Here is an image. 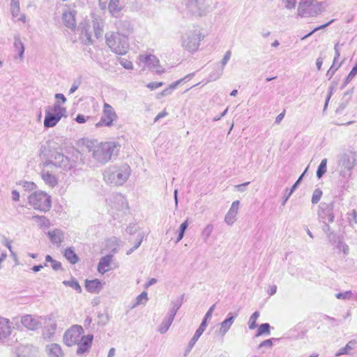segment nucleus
I'll list each match as a JSON object with an SVG mask.
<instances>
[{
	"mask_svg": "<svg viewBox=\"0 0 357 357\" xmlns=\"http://www.w3.org/2000/svg\"><path fill=\"white\" fill-rule=\"evenodd\" d=\"M238 205H239V201H235L232 203V205H231V207L229 210V212H231V213H234V211H235V209L237 207V209L238 208Z\"/></svg>",
	"mask_w": 357,
	"mask_h": 357,
	"instance_id": "49530a36",
	"label": "nucleus"
},
{
	"mask_svg": "<svg viewBox=\"0 0 357 357\" xmlns=\"http://www.w3.org/2000/svg\"><path fill=\"white\" fill-rule=\"evenodd\" d=\"M163 85V83L160 82H151L147 84V87L149 88L151 90H154L158 87H160Z\"/></svg>",
	"mask_w": 357,
	"mask_h": 357,
	"instance_id": "58836bf2",
	"label": "nucleus"
},
{
	"mask_svg": "<svg viewBox=\"0 0 357 357\" xmlns=\"http://www.w3.org/2000/svg\"><path fill=\"white\" fill-rule=\"evenodd\" d=\"M52 330L54 331L56 329V324L54 323L52 325Z\"/></svg>",
	"mask_w": 357,
	"mask_h": 357,
	"instance_id": "680f3d73",
	"label": "nucleus"
},
{
	"mask_svg": "<svg viewBox=\"0 0 357 357\" xmlns=\"http://www.w3.org/2000/svg\"><path fill=\"white\" fill-rule=\"evenodd\" d=\"M206 327V320H203L198 329L196 331L192 340L196 342L199 337L202 335L203 332L205 331Z\"/></svg>",
	"mask_w": 357,
	"mask_h": 357,
	"instance_id": "393cba45",
	"label": "nucleus"
},
{
	"mask_svg": "<svg viewBox=\"0 0 357 357\" xmlns=\"http://www.w3.org/2000/svg\"><path fill=\"white\" fill-rule=\"evenodd\" d=\"M237 214V208L235 209V211H234V213H231V212H229L226 217H225V221L229 224V225H231L234 223V222L235 221V218H236V215Z\"/></svg>",
	"mask_w": 357,
	"mask_h": 357,
	"instance_id": "473e14b6",
	"label": "nucleus"
},
{
	"mask_svg": "<svg viewBox=\"0 0 357 357\" xmlns=\"http://www.w3.org/2000/svg\"><path fill=\"white\" fill-rule=\"evenodd\" d=\"M12 332V327L8 319L0 318V340L10 335Z\"/></svg>",
	"mask_w": 357,
	"mask_h": 357,
	"instance_id": "4468645a",
	"label": "nucleus"
},
{
	"mask_svg": "<svg viewBox=\"0 0 357 357\" xmlns=\"http://www.w3.org/2000/svg\"><path fill=\"white\" fill-rule=\"evenodd\" d=\"M302 176H303V175H301V176L298 178V179L297 180V181L296 182V183L293 185L292 189H294L295 188H296V187H297V184H298V183L300 182V181L301 180Z\"/></svg>",
	"mask_w": 357,
	"mask_h": 357,
	"instance_id": "13d9d810",
	"label": "nucleus"
},
{
	"mask_svg": "<svg viewBox=\"0 0 357 357\" xmlns=\"http://www.w3.org/2000/svg\"><path fill=\"white\" fill-rule=\"evenodd\" d=\"M188 220H185L181 225L180 230H179V232L178 234V236H177L176 240V243L180 241L183 238L184 232H185L186 228L188 227Z\"/></svg>",
	"mask_w": 357,
	"mask_h": 357,
	"instance_id": "c756f323",
	"label": "nucleus"
},
{
	"mask_svg": "<svg viewBox=\"0 0 357 357\" xmlns=\"http://www.w3.org/2000/svg\"><path fill=\"white\" fill-rule=\"evenodd\" d=\"M129 172L130 167L128 166H123L112 172L108 176V180H111V182L115 185H122L128 179Z\"/></svg>",
	"mask_w": 357,
	"mask_h": 357,
	"instance_id": "6e6552de",
	"label": "nucleus"
},
{
	"mask_svg": "<svg viewBox=\"0 0 357 357\" xmlns=\"http://www.w3.org/2000/svg\"><path fill=\"white\" fill-rule=\"evenodd\" d=\"M334 21V20H331V21H329L328 22L324 24H322L321 26H319L316 28H314L311 32H310L309 33H307V35L303 36L301 38V40H305V38H308L309 36H310L312 33H314V32L320 30V29H325L326 27H327L329 24H331Z\"/></svg>",
	"mask_w": 357,
	"mask_h": 357,
	"instance_id": "7c9ffc66",
	"label": "nucleus"
},
{
	"mask_svg": "<svg viewBox=\"0 0 357 357\" xmlns=\"http://www.w3.org/2000/svg\"><path fill=\"white\" fill-rule=\"evenodd\" d=\"M259 316V313L258 312H254L251 317H250L248 321V326L250 329H255L257 326V321Z\"/></svg>",
	"mask_w": 357,
	"mask_h": 357,
	"instance_id": "cd10ccee",
	"label": "nucleus"
},
{
	"mask_svg": "<svg viewBox=\"0 0 357 357\" xmlns=\"http://www.w3.org/2000/svg\"><path fill=\"white\" fill-rule=\"evenodd\" d=\"M29 204L34 210L47 212L52 207L51 196L43 191L35 192L29 195Z\"/></svg>",
	"mask_w": 357,
	"mask_h": 357,
	"instance_id": "20e7f679",
	"label": "nucleus"
},
{
	"mask_svg": "<svg viewBox=\"0 0 357 357\" xmlns=\"http://www.w3.org/2000/svg\"><path fill=\"white\" fill-rule=\"evenodd\" d=\"M12 198L14 201H18L20 199V193L17 190L12 192Z\"/></svg>",
	"mask_w": 357,
	"mask_h": 357,
	"instance_id": "de8ad7c7",
	"label": "nucleus"
},
{
	"mask_svg": "<svg viewBox=\"0 0 357 357\" xmlns=\"http://www.w3.org/2000/svg\"><path fill=\"white\" fill-rule=\"evenodd\" d=\"M77 89V86L73 85L71 89H70V93H73Z\"/></svg>",
	"mask_w": 357,
	"mask_h": 357,
	"instance_id": "6e6d98bb",
	"label": "nucleus"
},
{
	"mask_svg": "<svg viewBox=\"0 0 357 357\" xmlns=\"http://www.w3.org/2000/svg\"><path fill=\"white\" fill-rule=\"evenodd\" d=\"M172 320L171 318H167V319H165L163 321L161 326L159 328V331L161 333H165L168 330L170 325L172 324Z\"/></svg>",
	"mask_w": 357,
	"mask_h": 357,
	"instance_id": "2f4dec72",
	"label": "nucleus"
},
{
	"mask_svg": "<svg viewBox=\"0 0 357 357\" xmlns=\"http://www.w3.org/2000/svg\"><path fill=\"white\" fill-rule=\"evenodd\" d=\"M167 115V113L166 111H162V112L159 113L156 117L155 118V121H157L160 119L165 117Z\"/></svg>",
	"mask_w": 357,
	"mask_h": 357,
	"instance_id": "3c124183",
	"label": "nucleus"
},
{
	"mask_svg": "<svg viewBox=\"0 0 357 357\" xmlns=\"http://www.w3.org/2000/svg\"><path fill=\"white\" fill-rule=\"evenodd\" d=\"M63 284L67 287H72L73 289L76 290L77 293H82V291L80 284H79L77 280L74 278L71 279L70 280L63 281Z\"/></svg>",
	"mask_w": 357,
	"mask_h": 357,
	"instance_id": "4be33fe9",
	"label": "nucleus"
},
{
	"mask_svg": "<svg viewBox=\"0 0 357 357\" xmlns=\"http://www.w3.org/2000/svg\"><path fill=\"white\" fill-rule=\"evenodd\" d=\"M63 255L66 259L72 264H77L79 259L73 248H67L63 251Z\"/></svg>",
	"mask_w": 357,
	"mask_h": 357,
	"instance_id": "a211bd4d",
	"label": "nucleus"
},
{
	"mask_svg": "<svg viewBox=\"0 0 357 357\" xmlns=\"http://www.w3.org/2000/svg\"><path fill=\"white\" fill-rule=\"evenodd\" d=\"M327 159H323L317 171V176L320 178L326 172Z\"/></svg>",
	"mask_w": 357,
	"mask_h": 357,
	"instance_id": "a878e982",
	"label": "nucleus"
},
{
	"mask_svg": "<svg viewBox=\"0 0 357 357\" xmlns=\"http://www.w3.org/2000/svg\"><path fill=\"white\" fill-rule=\"evenodd\" d=\"M351 292L350 291H347L343 293H339L336 295V297L338 299H349L351 297Z\"/></svg>",
	"mask_w": 357,
	"mask_h": 357,
	"instance_id": "c9c22d12",
	"label": "nucleus"
},
{
	"mask_svg": "<svg viewBox=\"0 0 357 357\" xmlns=\"http://www.w3.org/2000/svg\"><path fill=\"white\" fill-rule=\"evenodd\" d=\"M83 152H92L93 157L100 163H105L112 158L118 144L114 142H104L99 144L88 138H82L77 143Z\"/></svg>",
	"mask_w": 357,
	"mask_h": 357,
	"instance_id": "f03ea898",
	"label": "nucleus"
},
{
	"mask_svg": "<svg viewBox=\"0 0 357 357\" xmlns=\"http://www.w3.org/2000/svg\"><path fill=\"white\" fill-rule=\"evenodd\" d=\"M104 282L99 279L85 280L84 287L86 290L91 293L98 294L103 288Z\"/></svg>",
	"mask_w": 357,
	"mask_h": 357,
	"instance_id": "9d476101",
	"label": "nucleus"
},
{
	"mask_svg": "<svg viewBox=\"0 0 357 357\" xmlns=\"http://www.w3.org/2000/svg\"><path fill=\"white\" fill-rule=\"evenodd\" d=\"M118 116L114 109L108 103H104L102 114L100 120L96 124V128L102 126L110 127L113 126L114 122L117 119Z\"/></svg>",
	"mask_w": 357,
	"mask_h": 357,
	"instance_id": "0eeeda50",
	"label": "nucleus"
},
{
	"mask_svg": "<svg viewBox=\"0 0 357 357\" xmlns=\"http://www.w3.org/2000/svg\"><path fill=\"white\" fill-rule=\"evenodd\" d=\"M284 115H285V110H284L281 114L278 115V116L275 119V123H280L282 121V120L283 119Z\"/></svg>",
	"mask_w": 357,
	"mask_h": 357,
	"instance_id": "c03bdc74",
	"label": "nucleus"
},
{
	"mask_svg": "<svg viewBox=\"0 0 357 357\" xmlns=\"http://www.w3.org/2000/svg\"><path fill=\"white\" fill-rule=\"evenodd\" d=\"M302 176H303V175H301V176L298 178V179L297 180V181L296 182V183L293 185L292 189H294L295 188H296V187H297V184H298V183L300 182V181L301 180Z\"/></svg>",
	"mask_w": 357,
	"mask_h": 357,
	"instance_id": "4d7b16f0",
	"label": "nucleus"
},
{
	"mask_svg": "<svg viewBox=\"0 0 357 357\" xmlns=\"http://www.w3.org/2000/svg\"><path fill=\"white\" fill-rule=\"evenodd\" d=\"M113 256L112 255H108L105 257H102L98 264L97 271L98 272L103 275L105 273L112 270V264Z\"/></svg>",
	"mask_w": 357,
	"mask_h": 357,
	"instance_id": "ddd939ff",
	"label": "nucleus"
},
{
	"mask_svg": "<svg viewBox=\"0 0 357 357\" xmlns=\"http://www.w3.org/2000/svg\"><path fill=\"white\" fill-rule=\"evenodd\" d=\"M93 341V335H84L82 326L73 325L63 334V342L67 347H71L77 345V354L82 355L89 351Z\"/></svg>",
	"mask_w": 357,
	"mask_h": 357,
	"instance_id": "f257e3e1",
	"label": "nucleus"
},
{
	"mask_svg": "<svg viewBox=\"0 0 357 357\" xmlns=\"http://www.w3.org/2000/svg\"><path fill=\"white\" fill-rule=\"evenodd\" d=\"M98 1H99V3L102 8H105L106 4L109 1V0H98Z\"/></svg>",
	"mask_w": 357,
	"mask_h": 357,
	"instance_id": "864d4df0",
	"label": "nucleus"
},
{
	"mask_svg": "<svg viewBox=\"0 0 357 357\" xmlns=\"http://www.w3.org/2000/svg\"><path fill=\"white\" fill-rule=\"evenodd\" d=\"M237 94V90H233L231 93V96H235Z\"/></svg>",
	"mask_w": 357,
	"mask_h": 357,
	"instance_id": "052dcab7",
	"label": "nucleus"
},
{
	"mask_svg": "<svg viewBox=\"0 0 357 357\" xmlns=\"http://www.w3.org/2000/svg\"><path fill=\"white\" fill-rule=\"evenodd\" d=\"M121 64L126 69L131 70L133 68L132 63L130 61L122 59L120 61Z\"/></svg>",
	"mask_w": 357,
	"mask_h": 357,
	"instance_id": "e433bc0d",
	"label": "nucleus"
},
{
	"mask_svg": "<svg viewBox=\"0 0 357 357\" xmlns=\"http://www.w3.org/2000/svg\"><path fill=\"white\" fill-rule=\"evenodd\" d=\"M155 282H156V280H155V279H154V278H152V279H151V280H149V283H148L147 286H150V285H151V284H154V283H155Z\"/></svg>",
	"mask_w": 357,
	"mask_h": 357,
	"instance_id": "bf43d9fd",
	"label": "nucleus"
},
{
	"mask_svg": "<svg viewBox=\"0 0 357 357\" xmlns=\"http://www.w3.org/2000/svg\"><path fill=\"white\" fill-rule=\"evenodd\" d=\"M66 107L61 106L58 103H55L52 107H48L45 110L44 126L45 128L55 126L61 118L66 115Z\"/></svg>",
	"mask_w": 357,
	"mask_h": 357,
	"instance_id": "39448f33",
	"label": "nucleus"
},
{
	"mask_svg": "<svg viewBox=\"0 0 357 357\" xmlns=\"http://www.w3.org/2000/svg\"><path fill=\"white\" fill-rule=\"evenodd\" d=\"M269 333H270L269 324H263L259 326L256 336H260L263 334H269Z\"/></svg>",
	"mask_w": 357,
	"mask_h": 357,
	"instance_id": "c85d7f7f",
	"label": "nucleus"
},
{
	"mask_svg": "<svg viewBox=\"0 0 357 357\" xmlns=\"http://www.w3.org/2000/svg\"><path fill=\"white\" fill-rule=\"evenodd\" d=\"M316 65H317V69L319 70L321 68V66H322V59L321 58H319L317 59Z\"/></svg>",
	"mask_w": 357,
	"mask_h": 357,
	"instance_id": "603ef678",
	"label": "nucleus"
},
{
	"mask_svg": "<svg viewBox=\"0 0 357 357\" xmlns=\"http://www.w3.org/2000/svg\"><path fill=\"white\" fill-rule=\"evenodd\" d=\"M204 36L201 33L190 36L184 42L185 48L189 52H195L199 49L200 42L204 39Z\"/></svg>",
	"mask_w": 357,
	"mask_h": 357,
	"instance_id": "1a4fd4ad",
	"label": "nucleus"
},
{
	"mask_svg": "<svg viewBox=\"0 0 357 357\" xmlns=\"http://www.w3.org/2000/svg\"><path fill=\"white\" fill-rule=\"evenodd\" d=\"M1 65H2V62L0 61V66H1Z\"/></svg>",
	"mask_w": 357,
	"mask_h": 357,
	"instance_id": "338daca9",
	"label": "nucleus"
},
{
	"mask_svg": "<svg viewBox=\"0 0 357 357\" xmlns=\"http://www.w3.org/2000/svg\"><path fill=\"white\" fill-rule=\"evenodd\" d=\"M354 343L352 342H349L344 347H342L340 349L338 353L336 354L337 356L343 354H349L351 351L354 349Z\"/></svg>",
	"mask_w": 357,
	"mask_h": 357,
	"instance_id": "bb28decb",
	"label": "nucleus"
},
{
	"mask_svg": "<svg viewBox=\"0 0 357 357\" xmlns=\"http://www.w3.org/2000/svg\"><path fill=\"white\" fill-rule=\"evenodd\" d=\"M43 180L49 186L54 188L58 183V180L54 174L49 172H43L41 174Z\"/></svg>",
	"mask_w": 357,
	"mask_h": 357,
	"instance_id": "6ab92c4d",
	"label": "nucleus"
},
{
	"mask_svg": "<svg viewBox=\"0 0 357 357\" xmlns=\"http://www.w3.org/2000/svg\"><path fill=\"white\" fill-rule=\"evenodd\" d=\"M43 267V266H42V265L34 266H33L32 270H33L34 272H38V271H40Z\"/></svg>",
	"mask_w": 357,
	"mask_h": 357,
	"instance_id": "5fc2aeb1",
	"label": "nucleus"
},
{
	"mask_svg": "<svg viewBox=\"0 0 357 357\" xmlns=\"http://www.w3.org/2000/svg\"><path fill=\"white\" fill-rule=\"evenodd\" d=\"M48 236L53 243H60L62 241L61 234L58 230L49 231Z\"/></svg>",
	"mask_w": 357,
	"mask_h": 357,
	"instance_id": "b1692460",
	"label": "nucleus"
},
{
	"mask_svg": "<svg viewBox=\"0 0 357 357\" xmlns=\"http://www.w3.org/2000/svg\"><path fill=\"white\" fill-rule=\"evenodd\" d=\"M230 57H231V52H227L223 58L222 63L224 65H225L227 63V61L229 60Z\"/></svg>",
	"mask_w": 357,
	"mask_h": 357,
	"instance_id": "09e8293b",
	"label": "nucleus"
},
{
	"mask_svg": "<svg viewBox=\"0 0 357 357\" xmlns=\"http://www.w3.org/2000/svg\"><path fill=\"white\" fill-rule=\"evenodd\" d=\"M55 98H56V99L60 100L62 102V103H65V102H66V98H65V96H64L63 94H61V93H57V94H56V95H55Z\"/></svg>",
	"mask_w": 357,
	"mask_h": 357,
	"instance_id": "8fccbe9b",
	"label": "nucleus"
},
{
	"mask_svg": "<svg viewBox=\"0 0 357 357\" xmlns=\"http://www.w3.org/2000/svg\"><path fill=\"white\" fill-rule=\"evenodd\" d=\"M272 345H273V342H272L271 340H266L262 342L259 344V347H271Z\"/></svg>",
	"mask_w": 357,
	"mask_h": 357,
	"instance_id": "37998d69",
	"label": "nucleus"
},
{
	"mask_svg": "<svg viewBox=\"0 0 357 357\" xmlns=\"http://www.w3.org/2000/svg\"><path fill=\"white\" fill-rule=\"evenodd\" d=\"M75 12L68 11L63 14V21L65 25L72 29L76 27V20L75 17Z\"/></svg>",
	"mask_w": 357,
	"mask_h": 357,
	"instance_id": "dca6fc26",
	"label": "nucleus"
},
{
	"mask_svg": "<svg viewBox=\"0 0 357 357\" xmlns=\"http://www.w3.org/2000/svg\"><path fill=\"white\" fill-rule=\"evenodd\" d=\"M11 13L13 16L16 18L15 21L22 22L24 23L26 22V17L24 14L20 13V4L17 2H13L10 6Z\"/></svg>",
	"mask_w": 357,
	"mask_h": 357,
	"instance_id": "f3484780",
	"label": "nucleus"
},
{
	"mask_svg": "<svg viewBox=\"0 0 357 357\" xmlns=\"http://www.w3.org/2000/svg\"><path fill=\"white\" fill-rule=\"evenodd\" d=\"M234 317H231L222 322L220 328V333L222 335H225L229 330V328H231V326L234 322Z\"/></svg>",
	"mask_w": 357,
	"mask_h": 357,
	"instance_id": "412c9836",
	"label": "nucleus"
},
{
	"mask_svg": "<svg viewBox=\"0 0 357 357\" xmlns=\"http://www.w3.org/2000/svg\"><path fill=\"white\" fill-rule=\"evenodd\" d=\"M46 351L50 357H63L64 353L59 344L52 343L47 346Z\"/></svg>",
	"mask_w": 357,
	"mask_h": 357,
	"instance_id": "2eb2a0df",
	"label": "nucleus"
},
{
	"mask_svg": "<svg viewBox=\"0 0 357 357\" xmlns=\"http://www.w3.org/2000/svg\"><path fill=\"white\" fill-rule=\"evenodd\" d=\"M273 79H275V77H268V78H266V81L269 82V81H271V80H272Z\"/></svg>",
	"mask_w": 357,
	"mask_h": 357,
	"instance_id": "e2e57ef3",
	"label": "nucleus"
},
{
	"mask_svg": "<svg viewBox=\"0 0 357 357\" xmlns=\"http://www.w3.org/2000/svg\"><path fill=\"white\" fill-rule=\"evenodd\" d=\"M139 60L141 64L148 68H156L160 66L159 59L153 54H141Z\"/></svg>",
	"mask_w": 357,
	"mask_h": 357,
	"instance_id": "f8f14e48",
	"label": "nucleus"
},
{
	"mask_svg": "<svg viewBox=\"0 0 357 357\" xmlns=\"http://www.w3.org/2000/svg\"><path fill=\"white\" fill-rule=\"evenodd\" d=\"M106 43L112 52L126 54L129 49L128 36L119 32L108 33L105 36Z\"/></svg>",
	"mask_w": 357,
	"mask_h": 357,
	"instance_id": "7ed1b4c3",
	"label": "nucleus"
},
{
	"mask_svg": "<svg viewBox=\"0 0 357 357\" xmlns=\"http://www.w3.org/2000/svg\"><path fill=\"white\" fill-rule=\"evenodd\" d=\"M46 263H50L52 268L54 271H59L62 268V264L60 261L54 259L50 255L45 257Z\"/></svg>",
	"mask_w": 357,
	"mask_h": 357,
	"instance_id": "5701e85b",
	"label": "nucleus"
},
{
	"mask_svg": "<svg viewBox=\"0 0 357 357\" xmlns=\"http://www.w3.org/2000/svg\"><path fill=\"white\" fill-rule=\"evenodd\" d=\"M108 3V10L112 15L119 13L122 10L120 0H109Z\"/></svg>",
	"mask_w": 357,
	"mask_h": 357,
	"instance_id": "aec40b11",
	"label": "nucleus"
},
{
	"mask_svg": "<svg viewBox=\"0 0 357 357\" xmlns=\"http://www.w3.org/2000/svg\"><path fill=\"white\" fill-rule=\"evenodd\" d=\"M322 196V192L319 189H316L312 195V202L313 204H317L320 200L321 197Z\"/></svg>",
	"mask_w": 357,
	"mask_h": 357,
	"instance_id": "f704fd0d",
	"label": "nucleus"
},
{
	"mask_svg": "<svg viewBox=\"0 0 357 357\" xmlns=\"http://www.w3.org/2000/svg\"><path fill=\"white\" fill-rule=\"evenodd\" d=\"M76 121L79 123H84L86 121V119L82 114H78L75 119Z\"/></svg>",
	"mask_w": 357,
	"mask_h": 357,
	"instance_id": "ea45409f",
	"label": "nucleus"
},
{
	"mask_svg": "<svg viewBox=\"0 0 357 357\" xmlns=\"http://www.w3.org/2000/svg\"><path fill=\"white\" fill-rule=\"evenodd\" d=\"M148 296L146 292H142L137 298V303H139L142 300L147 301Z\"/></svg>",
	"mask_w": 357,
	"mask_h": 357,
	"instance_id": "a19ab883",
	"label": "nucleus"
},
{
	"mask_svg": "<svg viewBox=\"0 0 357 357\" xmlns=\"http://www.w3.org/2000/svg\"><path fill=\"white\" fill-rule=\"evenodd\" d=\"M214 307H215V305H213V306L211 307V308L206 312V315L204 317V320H206V321H207V319L211 318V317L212 315V313H213V311L214 310Z\"/></svg>",
	"mask_w": 357,
	"mask_h": 357,
	"instance_id": "79ce46f5",
	"label": "nucleus"
},
{
	"mask_svg": "<svg viewBox=\"0 0 357 357\" xmlns=\"http://www.w3.org/2000/svg\"><path fill=\"white\" fill-rule=\"evenodd\" d=\"M37 218H38L43 225H45V226H49L50 225V221L48 219H47L45 217H36Z\"/></svg>",
	"mask_w": 357,
	"mask_h": 357,
	"instance_id": "a18cd8bd",
	"label": "nucleus"
},
{
	"mask_svg": "<svg viewBox=\"0 0 357 357\" xmlns=\"http://www.w3.org/2000/svg\"><path fill=\"white\" fill-rule=\"evenodd\" d=\"M273 45L274 46L278 45V41L274 42Z\"/></svg>",
	"mask_w": 357,
	"mask_h": 357,
	"instance_id": "0e129e2a",
	"label": "nucleus"
},
{
	"mask_svg": "<svg viewBox=\"0 0 357 357\" xmlns=\"http://www.w3.org/2000/svg\"><path fill=\"white\" fill-rule=\"evenodd\" d=\"M356 74H357V62H356V64L353 67V68L351 69V70L350 71V73H349L347 77H346L345 82L347 83L350 82L355 77Z\"/></svg>",
	"mask_w": 357,
	"mask_h": 357,
	"instance_id": "72a5a7b5",
	"label": "nucleus"
},
{
	"mask_svg": "<svg viewBox=\"0 0 357 357\" xmlns=\"http://www.w3.org/2000/svg\"><path fill=\"white\" fill-rule=\"evenodd\" d=\"M16 48L18 50L20 57L22 58L24 52V47L21 42L15 44Z\"/></svg>",
	"mask_w": 357,
	"mask_h": 357,
	"instance_id": "4c0bfd02",
	"label": "nucleus"
},
{
	"mask_svg": "<svg viewBox=\"0 0 357 357\" xmlns=\"http://www.w3.org/2000/svg\"><path fill=\"white\" fill-rule=\"evenodd\" d=\"M22 324L28 330H38L41 326V323L38 318L31 314H26L21 318Z\"/></svg>",
	"mask_w": 357,
	"mask_h": 357,
	"instance_id": "9b49d317",
	"label": "nucleus"
},
{
	"mask_svg": "<svg viewBox=\"0 0 357 357\" xmlns=\"http://www.w3.org/2000/svg\"><path fill=\"white\" fill-rule=\"evenodd\" d=\"M321 3L317 0H301L298 6V13L301 17L317 15Z\"/></svg>",
	"mask_w": 357,
	"mask_h": 357,
	"instance_id": "423d86ee",
	"label": "nucleus"
},
{
	"mask_svg": "<svg viewBox=\"0 0 357 357\" xmlns=\"http://www.w3.org/2000/svg\"><path fill=\"white\" fill-rule=\"evenodd\" d=\"M2 257L5 258L6 257V255H1Z\"/></svg>",
	"mask_w": 357,
	"mask_h": 357,
	"instance_id": "69168bd1",
	"label": "nucleus"
}]
</instances>
